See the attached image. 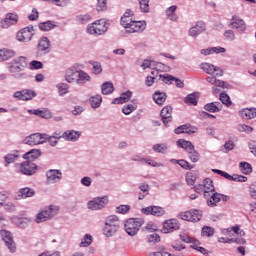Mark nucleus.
<instances>
[{"label":"nucleus","mask_w":256,"mask_h":256,"mask_svg":"<svg viewBox=\"0 0 256 256\" xmlns=\"http://www.w3.org/2000/svg\"><path fill=\"white\" fill-rule=\"evenodd\" d=\"M27 67V58L25 56H19L14 58L8 63V71L16 79H27V73H21Z\"/></svg>","instance_id":"nucleus-1"},{"label":"nucleus","mask_w":256,"mask_h":256,"mask_svg":"<svg viewBox=\"0 0 256 256\" xmlns=\"http://www.w3.org/2000/svg\"><path fill=\"white\" fill-rule=\"evenodd\" d=\"M120 221L117 215H110L105 219L103 227V235L105 237H113L119 231Z\"/></svg>","instance_id":"nucleus-2"},{"label":"nucleus","mask_w":256,"mask_h":256,"mask_svg":"<svg viewBox=\"0 0 256 256\" xmlns=\"http://www.w3.org/2000/svg\"><path fill=\"white\" fill-rule=\"evenodd\" d=\"M109 29V22L105 19L96 20L87 26V33L89 35H105Z\"/></svg>","instance_id":"nucleus-3"},{"label":"nucleus","mask_w":256,"mask_h":256,"mask_svg":"<svg viewBox=\"0 0 256 256\" xmlns=\"http://www.w3.org/2000/svg\"><path fill=\"white\" fill-rule=\"evenodd\" d=\"M59 206L57 205H49L48 208L37 213L35 222L36 223H45V221H49L53 219L57 213H59Z\"/></svg>","instance_id":"nucleus-4"},{"label":"nucleus","mask_w":256,"mask_h":256,"mask_svg":"<svg viewBox=\"0 0 256 256\" xmlns=\"http://www.w3.org/2000/svg\"><path fill=\"white\" fill-rule=\"evenodd\" d=\"M143 226V220L139 218H130L124 222V231L130 237H135L139 233V229Z\"/></svg>","instance_id":"nucleus-5"},{"label":"nucleus","mask_w":256,"mask_h":256,"mask_svg":"<svg viewBox=\"0 0 256 256\" xmlns=\"http://www.w3.org/2000/svg\"><path fill=\"white\" fill-rule=\"evenodd\" d=\"M177 217L182 221H188V223H199V220L203 217V210L190 209L188 211L180 212Z\"/></svg>","instance_id":"nucleus-6"},{"label":"nucleus","mask_w":256,"mask_h":256,"mask_svg":"<svg viewBox=\"0 0 256 256\" xmlns=\"http://www.w3.org/2000/svg\"><path fill=\"white\" fill-rule=\"evenodd\" d=\"M109 205V196H98L87 202V209L90 211H101Z\"/></svg>","instance_id":"nucleus-7"},{"label":"nucleus","mask_w":256,"mask_h":256,"mask_svg":"<svg viewBox=\"0 0 256 256\" xmlns=\"http://www.w3.org/2000/svg\"><path fill=\"white\" fill-rule=\"evenodd\" d=\"M33 37H35V27L33 26H26L16 34V40L19 43H29V41L33 40Z\"/></svg>","instance_id":"nucleus-8"},{"label":"nucleus","mask_w":256,"mask_h":256,"mask_svg":"<svg viewBox=\"0 0 256 256\" xmlns=\"http://www.w3.org/2000/svg\"><path fill=\"white\" fill-rule=\"evenodd\" d=\"M196 193H203L204 197H209V193L215 191V186L213 185V180L210 178L204 179L202 184L194 186Z\"/></svg>","instance_id":"nucleus-9"},{"label":"nucleus","mask_w":256,"mask_h":256,"mask_svg":"<svg viewBox=\"0 0 256 256\" xmlns=\"http://www.w3.org/2000/svg\"><path fill=\"white\" fill-rule=\"evenodd\" d=\"M47 142V134L34 133L24 139L26 145H43Z\"/></svg>","instance_id":"nucleus-10"},{"label":"nucleus","mask_w":256,"mask_h":256,"mask_svg":"<svg viewBox=\"0 0 256 256\" xmlns=\"http://www.w3.org/2000/svg\"><path fill=\"white\" fill-rule=\"evenodd\" d=\"M13 97L14 99H18V101H31V99H35V97H37V92L31 89H22L14 92Z\"/></svg>","instance_id":"nucleus-11"},{"label":"nucleus","mask_w":256,"mask_h":256,"mask_svg":"<svg viewBox=\"0 0 256 256\" xmlns=\"http://www.w3.org/2000/svg\"><path fill=\"white\" fill-rule=\"evenodd\" d=\"M63 179V172L57 169H50L46 172V183L48 185H55V183H59Z\"/></svg>","instance_id":"nucleus-12"},{"label":"nucleus","mask_w":256,"mask_h":256,"mask_svg":"<svg viewBox=\"0 0 256 256\" xmlns=\"http://www.w3.org/2000/svg\"><path fill=\"white\" fill-rule=\"evenodd\" d=\"M179 229H181V224L175 218L163 222L162 233H173L174 231H179Z\"/></svg>","instance_id":"nucleus-13"},{"label":"nucleus","mask_w":256,"mask_h":256,"mask_svg":"<svg viewBox=\"0 0 256 256\" xmlns=\"http://www.w3.org/2000/svg\"><path fill=\"white\" fill-rule=\"evenodd\" d=\"M0 237H2V239L6 243V246L8 247L10 253H15V251H17V247L15 246V242L13 241V235H11V232L5 229H1Z\"/></svg>","instance_id":"nucleus-14"},{"label":"nucleus","mask_w":256,"mask_h":256,"mask_svg":"<svg viewBox=\"0 0 256 256\" xmlns=\"http://www.w3.org/2000/svg\"><path fill=\"white\" fill-rule=\"evenodd\" d=\"M200 67L202 71H204V73H207V75H215V77H223V69L213 64L204 62L200 65Z\"/></svg>","instance_id":"nucleus-15"},{"label":"nucleus","mask_w":256,"mask_h":256,"mask_svg":"<svg viewBox=\"0 0 256 256\" xmlns=\"http://www.w3.org/2000/svg\"><path fill=\"white\" fill-rule=\"evenodd\" d=\"M17 21H19L17 14L8 13L6 14L5 18L0 21V27L2 29H9V27L17 25Z\"/></svg>","instance_id":"nucleus-16"},{"label":"nucleus","mask_w":256,"mask_h":256,"mask_svg":"<svg viewBox=\"0 0 256 256\" xmlns=\"http://www.w3.org/2000/svg\"><path fill=\"white\" fill-rule=\"evenodd\" d=\"M141 213L144 215H153L154 217H163L165 215V209L161 206H148L142 208Z\"/></svg>","instance_id":"nucleus-17"},{"label":"nucleus","mask_w":256,"mask_h":256,"mask_svg":"<svg viewBox=\"0 0 256 256\" xmlns=\"http://www.w3.org/2000/svg\"><path fill=\"white\" fill-rule=\"evenodd\" d=\"M20 172L22 175H35L37 173V165L30 161L20 164Z\"/></svg>","instance_id":"nucleus-18"},{"label":"nucleus","mask_w":256,"mask_h":256,"mask_svg":"<svg viewBox=\"0 0 256 256\" xmlns=\"http://www.w3.org/2000/svg\"><path fill=\"white\" fill-rule=\"evenodd\" d=\"M147 29V22L145 21H132L127 33H143Z\"/></svg>","instance_id":"nucleus-19"},{"label":"nucleus","mask_w":256,"mask_h":256,"mask_svg":"<svg viewBox=\"0 0 256 256\" xmlns=\"http://www.w3.org/2000/svg\"><path fill=\"white\" fill-rule=\"evenodd\" d=\"M78 75L79 71L75 66H72L65 71L64 78L67 83H77Z\"/></svg>","instance_id":"nucleus-20"},{"label":"nucleus","mask_w":256,"mask_h":256,"mask_svg":"<svg viewBox=\"0 0 256 256\" xmlns=\"http://www.w3.org/2000/svg\"><path fill=\"white\" fill-rule=\"evenodd\" d=\"M162 122L165 126L173 121V108L171 106H165L160 113Z\"/></svg>","instance_id":"nucleus-21"},{"label":"nucleus","mask_w":256,"mask_h":256,"mask_svg":"<svg viewBox=\"0 0 256 256\" xmlns=\"http://www.w3.org/2000/svg\"><path fill=\"white\" fill-rule=\"evenodd\" d=\"M230 27L232 29H237V31H240L243 33L247 29V26L245 25V21L241 19L239 16H233L232 20L230 22Z\"/></svg>","instance_id":"nucleus-22"},{"label":"nucleus","mask_w":256,"mask_h":256,"mask_svg":"<svg viewBox=\"0 0 256 256\" xmlns=\"http://www.w3.org/2000/svg\"><path fill=\"white\" fill-rule=\"evenodd\" d=\"M203 31H205V23L204 22H197L194 26H192L189 30H188V35L190 37H199V35H201V33H203Z\"/></svg>","instance_id":"nucleus-23"},{"label":"nucleus","mask_w":256,"mask_h":256,"mask_svg":"<svg viewBox=\"0 0 256 256\" xmlns=\"http://www.w3.org/2000/svg\"><path fill=\"white\" fill-rule=\"evenodd\" d=\"M204 199H206L208 207H217V203L221 202V194L212 191L209 196H204Z\"/></svg>","instance_id":"nucleus-24"},{"label":"nucleus","mask_w":256,"mask_h":256,"mask_svg":"<svg viewBox=\"0 0 256 256\" xmlns=\"http://www.w3.org/2000/svg\"><path fill=\"white\" fill-rule=\"evenodd\" d=\"M131 97H133V92L126 91L121 94V96L114 98L112 101V105H123V103H127L131 101Z\"/></svg>","instance_id":"nucleus-25"},{"label":"nucleus","mask_w":256,"mask_h":256,"mask_svg":"<svg viewBox=\"0 0 256 256\" xmlns=\"http://www.w3.org/2000/svg\"><path fill=\"white\" fill-rule=\"evenodd\" d=\"M51 47V41H49V38L42 37L37 45V51L38 53H49V49Z\"/></svg>","instance_id":"nucleus-26"},{"label":"nucleus","mask_w":256,"mask_h":256,"mask_svg":"<svg viewBox=\"0 0 256 256\" xmlns=\"http://www.w3.org/2000/svg\"><path fill=\"white\" fill-rule=\"evenodd\" d=\"M17 55V52L13 49L3 48L0 49V61H9V59H13Z\"/></svg>","instance_id":"nucleus-27"},{"label":"nucleus","mask_w":256,"mask_h":256,"mask_svg":"<svg viewBox=\"0 0 256 256\" xmlns=\"http://www.w3.org/2000/svg\"><path fill=\"white\" fill-rule=\"evenodd\" d=\"M239 115L242 119H255L256 117V108H243L239 111Z\"/></svg>","instance_id":"nucleus-28"},{"label":"nucleus","mask_w":256,"mask_h":256,"mask_svg":"<svg viewBox=\"0 0 256 256\" xmlns=\"http://www.w3.org/2000/svg\"><path fill=\"white\" fill-rule=\"evenodd\" d=\"M79 137H81V132L79 131H75V130H67L63 133V139H65V141H78Z\"/></svg>","instance_id":"nucleus-29"},{"label":"nucleus","mask_w":256,"mask_h":256,"mask_svg":"<svg viewBox=\"0 0 256 256\" xmlns=\"http://www.w3.org/2000/svg\"><path fill=\"white\" fill-rule=\"evenodd\" d=\"M91 82V75H89V73L80 70L78 71V78L76 81L77 85H86V83Z\"/></svg>","instance_id":"nucleus-30"},{"label":"nucleus","mask_w":256,"mask_h":256,"mask_svg":"<svg viewBox=\"0 0 256 256\" xmlns=\"http://www.w3.org/2000/svg\"><path fill=\"white\" fill-rule=\"evenodd\" d=\"M35 195V190L26 187V188H21L17 192V199H27L28 197H33Z\"/></svg>","instance_id":"nucleus-31"},{"label":"nucleus","mask_w":256,"mask_h":256,"mask_svg":"<svg viewBox=\"0 0 256 256\" xmlns=\"http://www.w3.org/2000/svg\"><path fill=\"white\" fill-rule=\"evenodd\" d=\"M177 147H180L181 149H185L187 151V153H191L193 152V149L195 148V146H193V143H191V141H187L185 139H179L176 142Z\"/></svg>","instance_id":"nucleus-32"},{"label":"nucleus","mask_w":256,"mask_h":256,"mask_svg":"<svg viewBox=\"0 0 256 256\" xmlns=\"http://www.w3.org/2000/svg\"><path fill=\"white\" fill-rule=\"evenodd\" d=\"M205 111H208L209 113H217L223 109V105L219 102H212L208 103L204 106Z\"/></svg>","instance_id":"nucleus-33"},{"label":"nucleus","mask_w":256,"mask_h":256,"mask_svg":"<svg viewBox=\"0 0 256 256\" xmlns=\"http://www.w3.org/2000/svg\"><path fill=\"white\" fill-rule=\"evenodd\" d=\"M153 101L157 105H163L165 103V101H167V94L165 92L156 91L153 94Z\"/></svg>","instance_id":"nucleus-34"},{"label":"nucleus","mask_w":256,"mask_h":256,"mask_svg":"<svg viewBox=\"0 0 256 256\" xmlns=\"http://www.w3.org/2000/svg\"><path fill=\"white\" fill-rule=\"evenodd\" d=\"M39 157H41V150L39 149H32L23 156V158L28 161H35V159H39Z\"/></svg>","instance_id":"nucleus-35"},{"label":"nucleus","mask_w":256,"mask_h":256,"mask_svg":"<svg viewBox=\"0 0 256 256\" xmlns=\"http://www.w3.org/2000/svg\"><path fill=\"white\" fill-rule=\"evenodd\" d=\"M199 177V172L196 171H190L185 174V180L187 185L193 186L195 185V181H197V178Z\"/></svg>","instance_id":"nucleus-36"},{"label":"nucleus","mask_w":256,"mask_h":256,"mask_svg":"<svg viewBox=\"0 0 256 256\" xmlns=\"http://www.w3.org/2000/svg\"><path fill=\"white\" fill-rule=\"evenodd\" d=\"M89 102L92 109H99V107H101V103H103V97H101L99 94H96L89 98Z\"/></svg>","instance_id":"nucleus-37"},{"label":"nucleus","mask_w":256,"mask_h":256,"mask_svg":"<svg viewBox=\"0 0 256 256\" xmlns=\"http://www.w3.org/2000/svg\"><path fill=\"white\" fill-rule=\"evenodd\" d=\"M201 55H213V53H225V48L218 46V47H212V48H206L202 49L200 51Z\"/></svg>","instance_id":"nucleus-38"},{"label":"nucleus","mask_w":256,"mask_h":256,"mask_svg":"<svg viewBox=\"0 0 256 256\" xmlns=\"http://www.w3.org/2000/svg\"><path fill=\"white\" fill-rule=\"evenodd\" d=\"M233 233H235L236 235H240V237H243L245 235V231L241 230L239 226L227 228L224 232V235H228V237H233Z\"/></svg>","instance_id":"nucleus-39"},{"label":"nucleus","mask_w":256,"mask_h":256,"mask_svg":"<svg viewBox=\"0 0 256 256\" xmlns=\"http://www.w3.org/2000/svg\"><path fill=\"white\" fill-rule=\"evenodd\" d=\"M218 243H237L238 245H245L247 241L245 238H240V239H235V238H225V237H220L218 238Z\"/></svg>","instance_id":"nucleus-40"},{"label":"nucleus","mask_w":256,"mask_h":256,"mask_svg":"<svg viewBox=\"0 0 256 256\" xmlns=\"http://www.w3.org/2000/svg\"><path fill=\"white\" fill-rule=\"evenodd\" d=\"M198 99H199V93L188 94L184 98V103H186L187 105H197Z\"/></svg>","instance_id":"nucleus-41"},{"label":"nucleus","mask_w":256,"mask_h":256,"mask_svg":"<svg viewBox=\"0 0 256 256\" xmlns=\"http://www.w3.org/2000/svg\"><path fill=\"white\" fill-rule=\"evenodd\" d=\"M102 95H111L115 91V87L111 82H105L101 87Z\"/></svg>","instance_id":"nucleus-42"},{"label":"nucleus","mask_w":256,"mask_h":256,"mask_svg":"<svg viewBox=\"0 0 256 256\" xmlns=\"http://www.w3.org/2000/svg\"><path fill=\"white\" fill-rule=\"evenodd\" d=\"M239 169L243 175H249L250 173H253V167H251L249 162H240Z\"/></svg>","instance_id":"nucleus-43"},{"label":"nucleus","mask_w":256,"mask_h":256,"mask_svg":"<svg viewBox=\"0 0 256 256\" xmlns=\"http://www.w3.org/2000/svg\"><path fill=\"white\" fill-rule=\"evenodd\" d=\"M175 11H177V6L173 5L167 8L166 10V16L170 21H177V14H175Z\"/></svg>","instance_id":"nucleus-44"},{"label":"nucleus","mask_w":256,"mask_h":256,"mask_svg":"<svg viewBox=\"0 0 256 256\" xmlns=\"http://www.w3.org/2000/svg\"><path fill=\"white\" fill-rule=\"evenodd\" d=\"M5 162L8 164L15 163L17 159H19V151H14L9 154H7L5 157Z\"/></svg>","instance_id":"nucleus-45"},{"label":"nucleus","mask_w":256,"mask_h":256,"mask_svg":"<svg viewBox=\"0 0 256 256\" xmlns=\"http://www.w3.org/2000/svg\"><path fill=\"white\" fill-rule=\"evenodd\" d=\"M93 243V236L91 234H85L79 243V247H89Z\"/></svg>","instance_id":"nucleus-46"},{"label":"nucleus","mask_w":256,"mask_h":256,"mask_svg":"<svg viewBox=\"0 0 256 256\" xmlns=\"http://www.w3.org/2000/svg\"><path fill=\"white\" fill-rule=\"evenodd\" d=\"M206 81L210 83V85H214V87H221V88L225 87V82L221 80H217V78L215 77L209 76L206 78Z\"/></svg>","instance_id":"nucleus-47"},{"label":"nucleus","mask_w":256,"mask_h":256,"mask_svg":"<svg viewBox=\"0 0 256 256\" xmlns=\"http://www.w3.org/2000/svg\"><path fill=\"white\" fill-rule=\"evenodd\" d=\"M60 96L67 95L69 93V85L67 83H58L56 85Z\"/></svg>","instance_id":"nucleus-48"},{"label":"nucleus","mask_w":256,"mask_h":256,"mask_svg":"<svg viewBox=\"0 0 256 256\" xmlns=\"http://www.w3.org/2000/svg\"><path fill=\"white\" fill-rule=\"evenodd\" d=\"M215 235V229L210 226H204L201 230L202 237H213Z\"/></svg>","instance_id":"nucleus-49"},{"label":"nucleus","mask_w":256,"mask_h":256,"mask_svg":"<svg viewBox=\"0 0 256 256\" xmlns=\"http://www.w3.org/2000/svg\"><path fill=\"white\" fill-rule=\"evenodd\" d=\"M149 1L150 0H138L139 9L142 13H149L151 8H149Z\"/></svg>","instance_id":"nucleus-50"},{"label":"nucleus","mask_w":256,"mask_h":256,"mask_svg":"<svg viewBox=\"0 0 256 256\" xmlns=\"http://www.w3.org/2000/svg\"><path fill=\"white\" fill-rule=\"evenodd\" d=\"M136 110H137V104L135 103L127 104L123 106L122 113H124V115H131V113H133V111H136Z\"/></svg>","instance_id":"nucleus-51"},{"label":"nucleus","mask_w":256,"mask_h":256,"mask_svg":"<svg viewBox=\"0 0 256 256\" xmlns=\"http://www.w3.org/2000/svg\"><path fill=\"white\" fill-rule=\"evenodd\" d=\"M39 29L40 31H51V29H55V24L51 21L41 22L39 24Z\"/></svg>","instance_id":"nucleus-52"},{"label":"nucleus","mask_w":256,"mask_h":256,"mask_svg":"<svg viewBox=\"0 0 256 256\" xmlns=\"http://www.w3.org/2000/svg\"><path fill=\"white\" fill-rule=\"evenodd\" d=\"M153 151H155V153H162L163 155H165V153H167V144H155L152 147Z\"/></svg>","instance_id":"nucleus-53"},{"label":"nucleus","mask_w":256,"mask_h":256,"mask_svg":"<svg viewBox=\"0 0 256 256\" xmlns=\"http://www.w3.org/2000/svg\"><path fill=\"white\" fill-rule=\"evenodd\" d=\"M90 65L93 67L92 73H94V75H101V73H103V66H101V63L90 62Z\"/></svg>","instance_id":"nucleus-54"},{"label":"nucleus","mask_w":256,"mask_h":256,"mask_svg":"<svg viewBox=\"0 0 256 256\" xmlns=\"http://www.w3.org/2000/svg\"><path fill=\"white\" fill-rule=\"evenodd\" d=\"M219 99L223 105H225L226 107H231L232 102H231V98L229 97V95H227L225 93H221L219 96Z\"/></svg>","instance_id":"nucleus-55"},{"label":"nucleus","mask_w":256,"mask_h":256,"mask_svg":"<svg viewBox=\"0 0 256 256\" xmlns=\"http://www.w3.org/2000/svg\"><path fill=\"white\" fill-rule=\"evenodd\" d=\"M132 23H133V20L131 18H127L125 16L121 17L120 24L122 25V27H124V29H126V31L129 30Z\"/></svg>","instance_id":"nucleus-56"},{"label":"nucleus","mask_w":256,"mask_h":256,"mask_svg":"<svg viewBox=\"0 0 256 256\" xmlns=\"http://www.w3.org/2000/svg\"><path fill=\"white\" fill-rule=\"evenodd\" d=\"M96 11L98 12L107 11V0H97Z\"/></svg>","instance_id":"nucleus-57"},{"label":"nucleus","mask_w":256,"mask_h":256,"mask_svg":"<svg viewBox=\"0 0 256 256\" xmlns=\"http://www.w3.org/2000/svg\"><path fill=\"white\" fill-rule=\"evenodd\" d=\"M159 79H161L163 83H166V85H171V83L175 81V77L169 74L159 75Z\"/></svg>","instance_id":"nucleus-58"},{"label":"nucleus","mask_w":256,"mask_h":256,"mask_svg":"<svg viewBox=\"0 0 256 256\" xmlns=\"http://www.w3.org/2000/svg\"><path fill=\"white\" fill-rule=\"evenodd\" d=\"M131 211L130 205H120L116 207V213H119L120 215H125Z\"/></svg>","instance_id":"nucleus-59"},{"label":"nucleus","mask_w":256,"mask_h":256,"mask_svg":"<svg viewBox=\"0 0 256 256\" xmlns=\"http://www.w3.org/2000/svg\"><path fill=\"white\" fill-rule=\"evenodd\" d=\"M29 69H31V71H34L37 69H43V62L33 60L29 63Z\"/></svg>","instance_id":"nucleus-60"},{"label":"nucleus","mask_w":256,"mask_h":256,"mask_svg":"<svg viewBox=\"0 0 256 256\" xmlns=\"http://www.w3.org/2000/svg\"><path fill=\"white\" fill-rule=\"evenodd\" d=\"M179 239L182 240L183 243H191L193 242V237L189 236L187 232H180L179 233Z\"/></svg>","instance_id":"nucleus-61"},{"label":"nucleus","mask_w":256,"mask_h":256,"mask_svg":"<svg viewBox=\"0 0 256 256\" xmlns=\"http://www.w3.org/2000/svg\"><path fill=\"white\" fill-rule=\"evenodd\" d=\"M174 133H176V135H181V133H191V129L187 125H182L176 128Z\"/></svg>","instance_id":"nucleus-62"},{"label":"nucleus","mask_w":256,"mask_h":256,"mask_svg":"<svg viewBox=\"0 0 256 256\" xmlns=\"http://www.w3.org/2000/svg\"><path fill=\"white\" fill-rule=\"evenodd\" d=\"M177 165H180V167H182V169H193V165H191L188 161H185V160H178L176 161Z\"/></svg>","instance_id":"nucleus-63"},{"label":"nucleus","mask_w":256,"mask_h":256,"mask_svg":"<svg viewBox=\"0 0 256 256\" xmlns=\"http://www.w3.org/2000/svg\"><path fill=\"white\" fill-rule=\"evenodd\" d=\"M249 195H250L251 199H254L256 201V182H253L249 186Z\"/></svg>","instance_id":"nucleus-64"}]
</instances>
